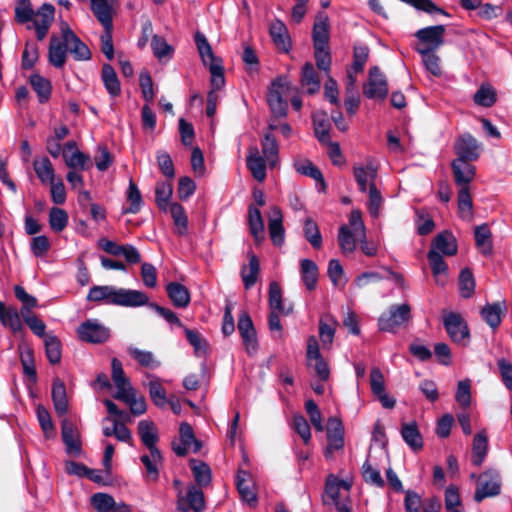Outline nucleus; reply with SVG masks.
<instances>
[{
	"label": "nucleus",
	"instance_id": "f257e3e1",
	"mask_svg": "<svg viewBox=\"0 0 512 512\" xmlns=\"http://www.w3.org/2000/svg\"><path fill=\"white\" fill-rule=\"evenodd\" d=\"M61 35H52L48 49L49 63L55 68H62L69 52L77 61L91 59L88 46L71 30L66 22L60 24Z\"/></svg>",
	"mask_w": 512,
	"mask_h": 512
},
{
	"label": "nucleus",
	"instance_id": "f03ea898",
	"mask_svg": "<svg viewBox=\"0 0 512 512\" xmlns=\"http://www.w3.org/2000/svg\"><path fill=\"white\" fill-rule=\"evenodd\" d=\"M54 18L55 7L50 3H43L37 9H34L31 0H17L15 3V22L34 30L38 41L46 38Z\"/></svg>",
	"mask_w": 512,
	"mask_h": 512
},
{
	"label": "nucleus",
	"instance_id": "7ed1b4c3",
	"mask_svg": "<svg viewBox=\"0 0 512 512\" xmlns=\"http://www.w3.org/2000/svg\"><path fill=\"white\" fill-rule=\"evenodd\" d=\"M87 301L103 302L108 305L123 307H140L148 304L146 293L112 285H94L89 289Z\"/></svg>",
	"mask_w": 512,
	"mask_h": 512
},
{
	"label": "nucleus",
	"instance_id": "20e7f679",
	"mask_svg": "<svg viewBox=\"0 0 512 512\" xmlns=\"http://www.w3.org/2000/svg\"><path fill=\"white\" fill-rule=\"evenodd\" d=\"M194 39L203 63L209 67L211 89L220 91L225 85L222 61L214 55L212 47L203 33L196 32Z\"/></svg>",
	"mask_w": 512,
	"mask_h": 512
},
{
	"label": "nucleus",
	"instance_id": "39448f33",
	"mask_svg": "<svg viewBox=\"0 0 512 512\" xmlns=\"http://www.w3.org/2000/svg\"><path fill=\"white\" fill-rule=\"evenodd\" d=\"M410 318L411 308L407 303L392 305L387 312L381 314L378 319V326L381 331L395 332L407 323Z\"/></svg>",
	"mask_w": 512,
	"mask_h": 512
},
{
	"label": "nucleus",
	"instance_id": "423d86ee",
	"mask_svg": "<svg viewBox=\"0 0 512 512\" xmlns=\"http://www.w3.org/2000/svg\"><path fill=\"white\" fill-rule=\"evenodd\" d=\"M291 87L284 77L275 79L268 91L267 101L272 113L276 117H284L287 113V97Z\"/></svg>",
	"mask_w": 512,
	"mask_h": 512
},
{
	"label": "nucleus",
	"instance_id": "0eeeda50",
	"mask_svg": "<svg viewBox=\"0 0 512 512\" xmlns=\"http://www.w3.org/2000/svg\"><path fill=\"white\" fill-rule=\"evenodd\" d=\"M443 325L454 343L460 346H467L469 344V329L460 314L455 312L446 313L443 317Z\"/></svg>",
	"mask_w": 512,
	"mask_h": 512
},
{
	"label": "nucleus",
	"instance_id": "6e6552de",
	"mask_svg": "<svg viewBox=\"0 0 512 512\" xmlns=\"http://www.w3.org/2000/svg\"><path fill=\"white\" fill-rule=\"evenodd\" d=\"M501 479L498 471L489 469L479 476L477 488L474 494V500L481 502L487 497H493L500 494Z\"/></svg>",
	"mask_w": 512,
	"mask_h": 512
},
{
	"label": "nucleus",
	"instance_id": "1a4fd4ad",
	"mask_svg": "<svg viewBox=\"0 0 512 512\" xmlns=\"http://www.w3.org/2000/svg\"><path fill=\"white\" fill-rule=\"evenodd\" d=\"M78 337L88 343H103L110 337V330L97 319H88L77 329Z\"/></svg>",
	"mask_w": 512,
	"mask_h": 512
},
{
	"label": "nucleus",
	"instance_id": "9d476101",
	"mask_svg": "<svg viewBox=\"0 0 512 512\" xmlns=\"http://www.w3.org/2000/svg\"><path fill=\"white\" fill-rule=\"evenodd\" d=\"M363 94L368 99L383 100L388 94L386 77L381 73L379 67L374 66L369 70L368 82L363 87Z\"/></svg>",
	"mask_w": 512,
	"mask_h": 512
},
{
	"label": "nucleus",
	"instance_id": "9b49d317",
	"mask_svg": "<svg viewBox=\"0 0 512 512\" xmlns=\"http://www.w3.org/2000/svg\"><path fill=\"white\" fill-rule=\"evenodd\" d=\"M454 151L457 155L455 160L473 162L481 154V144L471 134L464 133L455 141Z\"/></svg>",
	"mask_w": 512,
	"mask_h": 512
},
{
	"label": "nucleus",
	"instance_id": "f8f14e48",
	"mask_svg": "<svg viewBox=\"0 0 512 512\" xmlns=\"http://www.w3.org/2000/svg\"><path fill=\"white\" fill-rule=\"evenodd\" d=\"M444 25L429 26L419 29L415 36L423 44L422 47L417 49H429L436 51L444 43L445 34Z\"/></svg>",
	"mask_w": 512,
	"mask_h": 512
},
{
	"label": "nucleus",
	"instance_id": "ddd939ff",
	"mask_svg": "<svg viewBox=\"0 0 512 512\" xmlns=\"http://www.w3.org/2000/svg\"><path fill=\"white\" fill-rule=\"evenodd\" d=\"M138 434L142 443L148 448L152 458L157 461L161 459V453L156 447L158 431L155 424L149 420H141L138 423Z\"/></svg>",
	"mask_w": 512,
	"mask_h": 512
},
{
	"label": "nucleus",
	"instance_id": "4468645a",
	"mask_svg": "<svg viewBox=\"0 0 512 512\" xmlns=\"http://www.w3.org/2000/svg\"><path fill=\"white\" fill-rule=\"evenodd\" d=\"M205 508L204 494L196 486H190L186 495H178L177 509L180 512H203Z\"/></svg>",
	"mask_w": 512,
	"mask_h": 512
},
{
	"label": "nucleus",
	"instance_id": "2eb2a0df",
	"mask_svg": "<svg viewBox=\"0 0 512 512\" xmlns=\"http://www.w3.org/2000/svg\"><path fill=\"white\" fill-rule=\"evenodd\" d=\"M237 327L247 353L249 355L255 354L258 350L257 335L253 322L247 313L244 312L240 315Z\"/></svg>",
	"mask_w": 512,
	"mask_h": 512
},
{
	"label": "nucleus",
	"instance_id": "dca6fc26",
	"mask_svg": "<svg viewBox=\"0 0 512 512\" xmlns=\"http://www.w3.org/2000/svg\"><path fill=\"white\" fill-rule=\"evenodd\" d=\"M62 440L66 446V452L72 456H79L82 452L80 433L77 427L64 418L61 422Z\"/></svg>",
	"mask_w": 512,
	"mask_h": 512
},
{
	"label": "nucleus",
	"instance_id": "f3484780",
	"mask_svg": "<svg viewBox=\"0 0 512 512\" xmlns=\"http://www.w3.org/2000/svg\"><path fill=\"white\" fill-rule=\"evenodd\" d=\"M22 319L21 311L0 301V323L3 327L8 328L13 334L21 333L24 331Z\"/></svg>",
	"mask_w": 512,
	"mask_h": 512
},
{
	"label": "nucleus",
	"instance_id": "a211bd4d",
	"mask_svg": "<svg viewBox=\"0 0 512 512\" xmlns=\"http://www.w3.org/2000/svg\"><path fill=\"white\" fill-rule=\"evenodd\" d=\"M453 177L458 188L470 189V183L475 177L476 169L471 162L453 160L451 163Z\"/></svg>",
	"mask_w": 512,
	"mask_h": 512
},
{
	"label": "nucleus",
	"instance_id": "6ab92c4d",
	"mask_svg": "<svg viewBox=\"0 0 512 512\" xmlns=\"http://www.w3.org/2000/svg\"><path fill=\"white\" fill-rule=\"evenodd\" d=\"M457 249L455 236L452 232L445 230L434 237L429 251H434L442 256H453L457 253Z\"/></svg>",
	"mask_w": 512,
	"mask_h": 512
},
{
	"label": "nucleus",
	"instance_id": "aec40b11",
	"mask_svg": "<svg viewBox=\"0 0 512 512\" xmlns=\"http://www.w3.org/2000/svg\"><path fill=\"white\" fill-rule=\"evenodd\" d=\"M353 174L358 185L359 190L362 193L367 192L371 189V186H376L375 180L377 178V168L372 164L355 166Z\"/></svg>",
	"mask_w": 512,
	"mask_h": 512
},
{
	"label": "nucleus",
	"instance_id": "412c9836",
	"mask_svg": "<svg viewBox=\"0 0 512 512\" xmlns=\"http://www.w3.org/2000/svg\"><path fill=\"white\" fill-rule=\"evenodd\" d=\"M236 485L241 499L249 506H255L257 504V495L254 490V485L251 481V475L243 470L238 471L236 477Z\"/></svg>",
	"mask_w": 512,
	"mask_h": 512
},
{
	"label": "nucleus",
	"instance_id": "4be33fe9",
	"mask_svg": "<svg viewBox=\"0 0 512 512\" xmlns=\"http://www.w3.org/2000/svg\"><path fill=\"white\" fill-rule=\"evenodd\" d=\"M329 18L326 13L318 12L312 30L313 45L328 46L329 44Z\"/></svg>",
	"mask_w": 512,
	"mask_h": 512
},
{
	"label": "nucleus",
	"instance_id": "5701e85b",
	"mask_svg": "<svg viewBox=\"0 0 512 512\" xmlns=\"http://www.w3.org/2000/svg\"><path fill=\"white\" fill-rule=\"evenodd\" d=\"M283 215L278 207L271 208L268 229L270 238L274 245L281 246L284 243L285 231L283 227Z\"/></svg>",
	"mask_w": 512,
	"mask_h": 512
},
{
	"label": "nucleus",
	"instance_id": "b1692460",
	"mask_svg": "<svg viewBox=\"0 0 512 512\" xmlns=\"http://www.w3.org/2000/svg\"><path fill=\"white\" fill-rule=\"evenodd\" d=\"M269 34L279 50L289 52L291 48V40L288 33V29L283 21L275 19L269 27Z\"/></svg>",
	"mask_w": 512,
	"mask_h": 512
},
{
	"label": "nucleus",
	"instance_id": "393cba45",
	"mask_svg": "<svg viewBox=\"0 0 512 512\" xmlns=\"http://www.w3.org/2000/svg\"><path fill=\"white\" fill-rule=\"evenodd\" d=\"M295 170L304 176L314 179L319 185V191H325L326 183L322 172L308 159L297 158L294 160Z\"/></svg>",
	"mask_w": 512,
	"mask_h": 512
},
{
	"label": "nucleus",
	"instance_id": "a878e982",
	"mask_svg": "<svg viewBox=\"0 0 512 512\" xmlns=\"http://www.w3.org/2000/svg\"><path fill=\"white\" fill-rule=\"evenodd\" d=\"M51 396L56 413L59 416H64L68 411V399L66 386L61 379L53 380Z\"/></svg>",
	"mask_w": 512,
	"mask_h": 512
},
{
	"label": "nucleus",
	"instance_id": "bb28decb",
	"mask_svg": "<svg viewBox=\"0 0 512 512\" xmlns=\"http://www.w3.org/2000/svg\"><path fill=\"white\" fill-rule=\"evenodd\" d=\"M427 258L436 284L441 287L445 286L447 283L448 266L444 261L443 256L439 253H435L434 251H429Z\"/></svg>",
	"mask_w": 512,
	"mask_h": 512
},
{
	"label": "nucleus",
	"instance_id": "cd10ccee",
	"mask_svg": "<svg viewBox=\"0 0 512 512\" xmlns=\"http://www.w3.org/2000/svg\"><path fill=\"white\" fill-rule=\"evenodd\" d=\"M91 10L103 28L113 26L112 5L109 0H90Z\"/></svg>",
	"mask_w": 512,
	"mask_h": 512
},
{
	"label": "nucleus",
	"instance_id": "c85d7f7f",
	"mask_svg": "<svg viewBox=\"0 0 512 512\" xmlns=\"http://www.w3.org/2000/svg\"><path fill=\"white\" fill-rule=\"evenodd\" d=\"M458 216L467 222H471L474 217L473 200L468 188L458 189L457 194Z\"/></svg>",
	"mask_w": 512,
	"mask_h": 512
},
{
	"label": "nucleus",
	"instance_id": "c756f323",
	"mask_svg": "<svg viewBox=\"0 0 512 512\" xmlns=\"http://www.w3.org/2000/svg\"><path fill=\"white\" fill-rule=\"evenodd\" d=\"M266 159L259 154V150L255 147L251 149L247 156L246 164L252 176L259 182L266 178Z\"/></svg>",
	"mask_w": 512,
	"mask_h": 512
},
{
	"label": "nucleus",
	"instance_id": "7c9ffc66",
	"mask_svg": "<svg viewBox=\"0 0 512 512\" xmlns=\"http://www.w3.org/2000/svg\"><path fill=\"white\" fill-rule=\"evenodd\" d=\"M33 168L42 184L52 183V181L56 179L54 167L50 159L46 156L36 158L33 161Z\"/></svg>",
	"mask_w": 512,
	"mask_h": 512
},
{
	"label": "nucleus",
	"instance_id": "2f4dec72",
	"mask_svg": "<svg viewBox=\"0 0 512 512\" xmlns=\"http://www.w3.org/2000/svg\"><path fill=\"white\" fill-rule=\"evenodd\" d=\"M167 294L173 305L179 308H185L190 302L188 289L177 282H171L166 287Z\"/></svg>",
	"mask_w": 512,
	"mask_h": 512
},
{
	"label": "nucleus",
	"instance_id": "473e14b6",
	"mask_svg": "<svg viewBox=\"0 0 512 512\" xmlns=\"http://www.w3.org/2000/svg\"><path fill=\"white\" fill-rule=\"evenodd\" d=\"M260 272L259 260L256 255H249V263L241 268V278L246 289L252 288L257 282Z\"/></svg>",
	"mask_w": 512,
	"mask_h": 512
},
{
	"label": "nucleus",
	"instance_id": "72a5a7b5",
	"mask_svg": "<svg viewBox=\"0 0 512 512\" xmlns=\"http://www.w3.org/2000/svg\"><path fill=\"white\" fill-rule=\"evenodd\" d=\"M506 309L505 302L487 304L481 310L483 320L492 328H497L501 323V316Z\"/></svg>",
	"mask_w": 512,
	"mask_h": 512
},
{
	"label": "nucleus",
	"instance_id": "f704fd0d",
	"mask_svg": "<svg viewBox=\"0 0 512 512\" xmlns=\"http://www.w3.org/2000/svg\"><path fill=\"white\" fill-rule=\"evenodd\" d=\"M300 273L305 287L308 290H314L319 276L317 265L310 259H302Z\"/></svg>",
	"mask_w": 512,
	"mask_h": 512
},
{
	"label": "nucleus",
	"instance_id": "c9c22d12",
	"mask_svg": "<svg viewBox=\"0 0 512 512\" xmlns=\"http://www.w3.org/2000/svg\"><path fill=\"white\" fill-rule=\"evenodd\" d=\"M401 435L405 443L414 451L423 447L422 436L415 422L405 423L401 428Z\"/></svg>",
	"mask_w": 512,
	"mask_h": 512
},
{
	"label": "nucleus",
	"instance_id": "e433bc0d",
	"mask_svg": "<svg viewBox=\"0 0 512 512\" xmlns=\"http://www.w3.org/2000/svg\"><path fill=\"white\" fill-rule=\"evenodd\" d=\"M336 320L326 315L320 318L319 321V337L322 342L323 348L330 347L336 332Z\"/></svg>",
	"mask_w": 512,
	"mask_h": 512
},
{
	"label": "nucleus",
	"instance_id": "4c0bfd02",
	"mask_svg": "<svg viewBox=\"0 0 512 512\" xmlns=\"http://www.w3.org/2000/svg\"><path fill=\"white\" fill-rule=\"evenodd\" d=\"M475 243L480 252L484 255L492 253V235L487 224H481L475 228L474 231Z\"/></svg>",
	"mask_w": 512,
	"mask_h": 512
},
{
	"label": "nucleus",
	"instance_id": "58836bf2",
	"mask_svg": "<svg viewBox=\"0 0 512 512\" xmlns=\"http://www.w3.org/2000/svg\"><path fill=\"white\" fill-rule=\"evenodd\" d=\"M488 451V439L484 431L478 432L473 439L472 444V463L475 466H480Z\"/></svg>",
	"mask_w": 512,
	"mask_h": 512
},
{
	"label": "nucleus",
	"instance_id": "ea45409f",
	"mask_svg": "<svg viewBox=\"0 0 512 512\" xmlns=\"http://www.w3.org/2000/svg\"><path fill=\"white\" fill-rule=\"evenodd\" d=\"M29 82L38 96L40 103L47 102L51 97L52 85L51 82L39 74H32Z\"/></svg>",
	"mask_w": 512,
	"mask_h": 512
},
{
	"label": "nucleus",
	"instance_id": "a19ab883",
	"mask_svg": "<svg viewBox=\"0 0 512 512\" xmlns=\"http://www.w3.org/2000/svg\"><path fill=\"white\" fill-rule=\"evenodd\" d=\"M101 78L110 96L116 97L120 94V82L114 68L110 64H104L102 66Z\"/></svg>",
	"mask_w": 512,
	"mask_h": 512
},
{
	"label": "nucleus",
	"instance_id": "79ce46f5",
	"mask_svg": "<svg viewBox=\"0 0 512 512\" xmlns=\"http://www.w3.org/2000/svg\"><path fill=\"white\" fill-rule=\"evenodd\" d=\"M350 487L351 482L339 479L335 475L330 474L326 479L325 494L332 500L334 504H338L340 489L343 488L344 490L348 491Z\"/></svg>",
	"mask_w": 512,
	"mask_h": 512
},
{
	"label": "nucleus",
	"instance_id": "37998d69",
	"mask_svg": "<svg viewBox=\"0 0 512 512\" xmlns=\"http://www.w3.org/2000/svg\"><path fill=\"white\" fill-rule=\"evenodd\" d=\"M301 85L308 94H314L320 89L319 78L311 63H305L302 67Z\"/></svg>",
	"mask_w": 512,
	"mask_h": 512
},
{
	"label": "nucleus",
	"instance_id": "c03bdc74",
	"mask_svg": "<svg viewBox=\"0 0 512 512\" xmlns=\"http://www.w3.org/2000/svg\"><path fill=\"white\" fill-rule=\"evenodd\" d=\"M262 154L270 167H274L278 161L279 147L275 137L271 133L264 135L261 141Z\"/></svg>",
	"mask_w": 512,
	"mask_h": 512
},
{
	"label": "nucleus",
	"instance_id": "a18cd8bd",
	"mask_svg": "<svg viewBox=\"0 0 512 512\" xmlns=\"http://www.w3.org/2000/svg\"><path fill=\"white\" fill-rule=\"evenodd\" d=\"M63 158L66 166L73 170H87L92 166L91 157L80 150H75L71 154L64 152Z\"/></svg>",
	"mask_w": 512,
	"mask_h": 512
},
{
	"label": "nucleus",
	"instance_id": "49530a36",
	"mask_svg": "<svg viewBox=\"0 0 512 512\" xmlns=\"http://www.w3.org/2000/svg\"><path fill=\"white\" fill-rule=\"evenodd\" d=\"M249 229L256 241L264 238V222L260 210L253 206H249L248 210Z\"/></svg>",
	"mask_w": 512,
	"mask_h": 512
},
{
	"label": "nucleus",
	"instance_id": "de8ad7c7",
	"mask_svg": "<svg viewBox=\"0 0 512 512\" xmlns=\"http://www.w3.org/2000/svg\"><path fill=\"white\" fill-rule=\"evenodd\" d=\"M45 354L51 364H57L61 360V341L53 333L49 332L44 338Z\"/></svg>",
	"mask_w": 512,
	"mask_h": 512
},
{
	"label": "nucleus",
	"instance_id": "09e8293b",
	"mask_svg": "<svg viewBox=\"0 0 512 512\" xmlns=\"http://www.w3.org/2000/svg\"><path fill=\"white\" fill-rule=\"evenodd\" d=\"M359 241V233L352 232L346 225L339 228L338 243L344 254L352 253Z\"/></svg>",
	"mask_w": 512,
	"mask_h": 512
},
{
	"label": "nucleus",
	"instance_id": "8fccbe9b",
	"mask_svg": "<svg viewBox=\"0 0 512 512\" xmlns=\"http://www.w3.org/2000/svg\"><path fill=\"white\" fill-rule=\"evenodd\" d=\"M151 48L154 56L159 61L171 59L174 53V48L168 44L163 37L157 34H154L151 38Z\"/></svg>",
	"mask_w": 512,
	"mask_h": 512
},
{
	"label": "nucleus",
	"instance_id": "3c124183",
	"mask_svg": "<svg viewBox=\"0 0 512 512\" xmlns=\"http://www.w3.org/2000/svg\"><path fill=\"white\" fill-rule=\"evenodd\" d=\"M269 307L271 311L288 315L292 308L285 309L282 302V291L280 285L273 281L269 285Z\"/></svg>",
	"mask_w": 512,
	"mask_h": 512
},
{
	"label": "nucleus",
	"instance_id": "603ef678",
	"mask_svg": "<svg viewBox=\"0 0 512 512\" xmlns=\"http://www.w3.org/2000/svg\"><path fill=\"white\" fill-rule=\"evenodd\" d=\"M127 202L129 206L123 210V213L136 214L140 211L143 204L141 193L132 179L129 181L127 190Z\"/></svg>",
	"mask_w": 512,
	"mask_h": 512
},
{
	"label": "nucleus",
	"instance_id": "864d4df0",
	"mask_svg": "<svg viewBox=\"0 0 512 512\" xmlns=\"http://www.w3.org/2000/svg\"><path fill=\"white\" fill-rule=\"evenodd\" d=\"M303 233L306 240L315 249L322 245V236L317 223L312 218H306L303 225Z\"/></svg>",
	"mask_w": 512,
	"mask_h": 512
},
{
	"label": "nucleus",
	"instance_id": "5fc2aeb1",
	"mask_svg": "<svg viewBox=\"0 0 512 512\" xmlns=\"http://www.w3.org/2000/svg\"><path fill=\"white\" fill-rule=\"evenodd\" d=\"M190 467L193 472L196 483L199 486H207L211 482V469L201 461L191 460Z\"/></svg>",
	"mask_w": 512,
	"mask_h": 512
},
{
	"label": "nucleus",
	"instance_id": "6e6d98bb",
	"mask_svg": "<svg viewBox=\"0 0 512 512\" xmlns=\"http://www.w3.org/2000/svg\"><path fill=\"white\" fill-rule=\"evenodd\" d=\"M148 388L149 395L153 403L157 407H164L167 404V396L160 379L152 376V380L148 383Z\"/></svg>",
	"mask_w": 512,
	"mask_h": 512
},
{
	"label": "nucleus",
	"instance_id": "4d7b16f0",
	"mask_svg": "<svg viewBox=\"0 0 512 512\" xmlns=\"http://www.w3.org/2000/svg\"><path fill=\"white\" fill-rule=\"evenodd\" d=\"M127 351L129 355L141 366L155 369L160 365V363L155 360L153 353L150 351L140 350L133 346L128 347Z\"/></svg>",
	"mask_w": 512,
	"mask_h": 512
},
{
	"label": "nucleus",
	"instance_id": "13d9d810",
	"mask_svg": "<svg viewBox=\"0 0 512 512\" xmlns=\"http://www.w3.org/2000/svg\"><path fill=\"white\" fill-rule=\"evenodd\" d=\"M422 56L425 68L434 76L441 75L440 58L435 51L429 49H417Z\"/></svg>",
	"mask_w": 512,
	"mask_h": 512
},
{
	"label": "nucleus",
	"instance_id": "bf43d9fd",
	"mask_svg": "<svg viewBox=\"0 0 512 512\" xmlns=\"http://www.w3.org/2000/svg\"><path fill=\"white\" fill-rule=\"evenodd\" d=\"M171 216L176 226V231L180 235H185L188 229V218L182 205L173 203L170 206Z\"/></svg>",
	"mask_w": 512,
	"mask_h": 512
},
{
	"label": "nucleus",
	"instance_id": "052dcab7",
	"mask_svg": "<svg viewBox=\"0 0 512 512\" xmlns=\"http://www.w3.org/2000/svg\"><path fill=\"white\" fill-rule=\"evenodd\" d=\"M459 291L463 298H469L475 291V280L470 269L464 268L459 275Z\"/></svg>",
	"mask_w": 512,
	"mask_h": 512
},
{
	"label": "nucleus",
	"instance_id": "680f3d73",
	"mask_svg": "<svg viewBox=\"0 0 512 512\" xmlns=\"http://www.w3.org/2000/svg\"><path fill=\"white\" fill-rule=\"evenodd\" d=\"M14 293L16 298L22 303V308L20 310L22 317H24V314H31V309L37 307L38 305L37 299L34 296L28 294L26 290L20 285L15 286Z\"/></svg>",
	"mask_w": 512,
	"mask_h": 512
},
{
	"label": "nucleus",
	"instance_id": "e2e57ef3",
	"mask_svg": "<svg viewBox=\"0 0 512 512\" xmlns=\"http://www.w3.org/2000/svg\"><path fill=\"white\" fill-rule=\"evenodd\" d=\"M68 223V214L64 209L52 207L49 211V225L55 232H61Z\"/></svg>",
	"mask_w": 512,
	"mask_h": 512
},
{
	"label": "nucleus",
	"instance_id": "0e129e2a",
	"mask_svg": "<svg viewBox=\"0 0 512 512\" xmlns=\"http://www.w3.org/2000/svg\"><path fill=\"white\" fill-rule=\"evenodd\" d=\"M474 102L482 107H491L496 102L495 90L488 85H482L474 94Z\"/></svg>",
	"mask_w": 512,
	"mask_h": 512
},
{
	"label": "nucleus",
	"instance_id": "69168bd1",
	"mask_svg": "<svg viewBox=\"0 0 512 512\" xmlns=\"http://www.w3.org/2000/svg\"><path fill=\"white\" fill-rule=\"evenodd\" d=\"M314 131L317 139L321 143H328L330 141V124L324 115H313Z\"/></svg>",
	"mask_w": 512,
	"mask_h": 512
},
{
	"label": "nucleus",
	"instance_id": "338daca9",
	"mask_svg": "<svg viewBox=\"0 0 512 512\" xmlns=\"http://www.w3.org/2000/svg\"><path fill=\"white\" fill-rule=\"evenodd\" d=\"M445 509L447 512H463L458 489L453 485L445 490Z\"/></svg>",
	"mask_w": 512,
	"mask_h": 512
},
{
	"label": "nucleus",
	"instance_id": "774afa93",
	"mask_svg": "<svg viewBox=\"0 0 512 512\" xmlns=\"http://www.w3.org/2000/svg\"><path fill=\"white\" fill-rule=\"evenodd\" d=\"M114 501V498L106 493H95L91 497V505L97 512H111Z\"/></svg>",
	"mask_w": 512,
	"mask_h": 512
}]
</instances>
